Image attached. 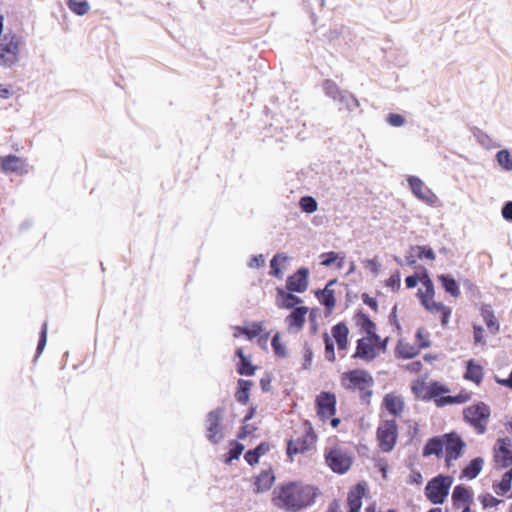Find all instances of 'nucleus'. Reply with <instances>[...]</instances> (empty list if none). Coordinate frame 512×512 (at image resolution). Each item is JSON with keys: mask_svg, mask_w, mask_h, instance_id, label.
<instances>
[{"mask_svg": "<svg viewBox=\"0 0 512 512\" xmlns=\"http://www.w3.org/2000/svg\"><path fill=\"white\" fill-rule=\"evenodd\" d=\"M272 377L270 374H266L264 377L260 379V387L263 392H269L272 388L271 386Z\"/></svg>", "mask_w": 512, "mask_h": 512, "instance_id": "338daca9", "label": "nucleus"}, {"mask_svg": "<svg viewBox=\"0 0 512 512\" xmlns=\"http://www.w3.org/2000/svg\"><path fill=\"white\" fill-rule=\"evenodd\" d=\"M398 437V426L395 420L383 421L377 428L379 447L383 452H390L395 447Z\"/></svg>", "mask_w": 512, "mask_h": 512, "instance_id": "1a4fd4ad", "label": "nucleus"}, {"mask_svg": "<svg viewBox=\"0 0 512 512\" xmlns=\"http://www.w3.org/2000/svg\"><path fill=\"white\" fill-rule=\"evenodd\" d=\"M407 483L408 484H415V485L422 484L423 483L422 474L419 471H417V470H413L412 473L409 476V479L407 480Z\"/></svg>", "mask_w": 512, "mask_h": 512, "instance_id": "774afa93", "label": "nucleus"}, {"mask_svg": "<svg viewBox=\"0 0 512 512\" xmlns=\"http://www.w3.org/2000/svg\"><path fill=\"white\" fill-rule=\"evenodd\" d=\"M275 481V475L273 470L269 468L268 470H263L254 481L255 492L262 493L270 490L273 483Z\"/></svg>", "mask_w": 512, "mask_h": 512, "instance_id": "aec40b11", "label": "nucleus"}, {"mask_svg": "<svg viewBox=\"0 0 512 512\" xmlns=\"http://www.w3.org/2000/svg\"><path fill=\"white\" fill-rule=\"evenodd\" d=\"M323 341L325 345V357L328 361L334 362L335 361V347L334 342L328 335V333L323 334Z\"/></svg>", "mask_w": 512, "mask_h": 512, "instance_id": "49530a36", "label": "nucleus"}, {"mask_svg": "<svg viewBox=\"0 0 512 512\" xmlns=\"http://www.w3.org/2000/svg\"><path fill=\"white\" fill-rule=\"evenodd\" d=\"M407 182L412 194L423 203L435 207L439 203L436 194L418 176H408Z\"/></svg>", "mask_w": 512, "mask_h": 512, "instance_id": "9d476101", "label": "nucleus"}, {"mask_svg": "<svg viewBox=\"0 0 512 512\" xmlns=\"http://www.w3.org/2000/svg\"><path fill=\"white\" fill-rule=\"evenodd\" d=\"M343 380H347L349 384L347 389H357L360 391V399L363 403H369L373 391L370 389L374 385L371 374L363 369H354L343 374Z\"/></svg>", "mask_w": 512, "mask_h": 512, "instance_id": "7ed1b4c3", "label": "nucleus"}, {"mask_svg": "<svg viewBox=\"0 0 512 512\" xmlns=\"http://www.w3.org/2000/svg\"><path fill=\"white\" fill-rule=\"evenodd\" d=\"M422 305L425 307V309L431 312H441L444 308L447 307L441 302L429 301L427 299H423Z\"/></svg>", "mask_w": 512, "mask_h": 512, "instance_id": "13d9d810", "label": "nucleus"}, {"mask_svg": "<svg viewBox=\"0 0 512 512\" xmlns=\"http://www.w3.org/2000/svg\"><path fill=\"white\" fill-rule=\"evenodd\" d=\"M307 312L308 308L305 306L294 308V310L285 319L289 328L301 329L305 323Z\"/></svg>", "mask_w": 512, "mask_h": 512, "instance_id": "412c9836", "label": "nucleus"}, {"mask_svg": "<svg viewBox=\"0 0 512 512\" xmlns=\"http://www.w3.org/2000/svg\"><path fill=\"white\" fill-rule=\"evenodd\" d=\"M241 332L249 339H253L262 332V324L254 322L250 327L241 328Z\"/></svg>", "mask_w": 512, "mask_h": 512, "instance_id": "09e8293b", "label": "nucleus"}, {"mask_svg": "<svg viewBox=\"0 0 512 512\" xmlns=\"http://www.w3.org/2000/svg\"><path fill=\"white\" fill-rule=\"evenodd\" d=\"M244 449L245 446L242 443H240L238 440H232L230 442L229 451L225 455V463L230 464L232 461L239 459Z\"/></svg>", "mask_w": 512, "mask_h": 512, "instance_id": "f704fd0d", "label": "nucleus"}, {"mask_svg": "<svg viewBox=\"0 0 512 512\" xmlns=\"http://www.w3.org/2000/svg\"><path fill=\"white\" fill-rule=\"evenodd\" d=\"M349 329L344 322H339L332 327V336L335 341H341L348 338Z\"/></svg>", "mask_w": 512, "mask_h": 512, "instance_id": "37998d69", "label": "nucleus"}, {"mask_svg": "<svg viewBox=\"0 0 512 512\" xmlns=\"http://www.w3.org/2000/svg\"><path fill=\"white\" fill-rule=\"evenodd\" d=\"M309 271L305 267L299 268L293 275L288 276L286 288L290 292L303 293L308 286Z\"/></svg>", "mask_w": 512, "mask_h": 512, "instance_id": "2eb2a0df", "label": "nucleus"}, {"mask_svg": "<svg viewBox=\"0 0 512 512\" xmlns=\"http://www.w3.org/2000/svg\"><path fill=\"white\" fill-rule=\"evenodd\" d=\"M443 442L446 452L445 461L447 466H450L451 461L457 460L462 455L465 442L456 432L444 434Z\"/></svg>", "mask_w": 512, "mask_h": 512, "instance_id": "9b49d317", "label": "nucleus"}, {"mask_svg": "<svg viewBox=\"0 0 512 512\" xmlns=\"http://www.w3.org/2000/svg\"><path fill=\"white\" fill-rule=\"evenodd\" d=\"M501 214L506 221L512 222V201H507L503 204Z\"/></svg>", "mask_w": 512, "mask_h": 512, "instance_id": "0e129e2a", "label": "nucleus"}, {"mask_svg": "<svg viewBox=\"0 0 512 512\" xmlns=\"http://www.w3.org/2000/svg\"><path fill=\"white\" fill-rule=\"evenodd\" d=\"M419 348L414 347L408 343L399 342L396 347V356L401 359H412L419 354Z\"/></svg>", "mask_w": 512, "mask_h": 512, "instance_id": "72a5a7b5", "label": "nucleus"}, {"mask_svg": "<svg viewBox=\"0 0 512 512\" xmlns=\"http://www.w3.org/2000/svg\"><path fill=\"white\" fill-rule=\"evenodd\" d=\"M278 296L281 298L282 302L279 303V307L285 308V309H292L297 304L301 303L302 300L300 297L293 294V292H286L281 288H277Z\"/></svg>", "mask_w": 512, "mask_h": 512, "instance_id": "2f4dec72", "label": "nucleus"}, {"mask_svg": "<svg viewBox=\"0 0 512 512\" xmlns=\"http://www.w3.org/2000/svg\"><path fill=\"white\" fill-rule=\"evenodd\" d=\"M472 501V493L470 489L462 484L456 485L452 492V502L454 506L459 503L470 505Z\"/></svg>", "mask_w": 512, "mask_h": 512, "instance_id": "bb28decb", "label": "nucleus"}, {"mask_svg": "<svg viewBox=\"0 0 512 512\" xmlns=\"http://www.w3.org/2000/svg\"><path fill=\"white\" fill-rule=\"evenodd\" d=\"M27 167L26 160L14 154L0 156V171L5 174L15 173L17 175H24L28 173Z\"/></svg>", "mask_w": 512, "mask_h": 512, "instance_id": "ddd939ff", "label": "nucleus"}, {"mask_svg": "<svg viewBox=\"0 0 512 512\" xmlns=\"http://www.w3.org/2000/svg\"><path fill=\"white\" fill-rule=\"evenodd\" d=\"M67 6L78 16L87 14L90 9V5L86 0H67Z\"/></svg>", "mask_w": 512, "mask_h": 512, "instance_id": "c9c22d12", "label": "nucleus"}, {"mask_svg": "<svg viewBox=\"0 0 512 512\" xmlns=\"http://www.w3.org/2000/svg\"><path fill=\"white\" fill-rule=\"evenodd\" d=\"M479 500H480L483 508H485V509L490 508V507H495V506L499 505L501 502V500L495 498L491 494L481 495V496H479Z\"/></svg>", "mask_w": 512, "mask_h": 512, "instance_id": "5fc2aeb1", "label": "nucleus"}, {"mask_svg": "<svg viewBox=\"0 0 512 512\" xmlns=\"http://www.w3.org/2000/svg\"><path fill=\"white\" fill-rule=\"evenodd\" d=\"M512 467L506 471L499 482L493 484V490L497 495L503 496L511 489Z\"/></svg>", "mask_w": 512, "mask_h": 512, "instance_id": "473e14b6", "label": "nucleus"}, {"mask_svg": "<svg viewBox=\"0 0 512 512\" xmlns=\"http://www.w3.org/2000/svg\"><path fill=\"white\" fill-rule=\"evenodd\" d=\"M336 395L329 391L320 392L315 399L317 415L322 418H329L336 414Z\"/></svg>", "mask_w": 512, "mask_h": 512, "instance_id": "f8f14e48", "label": "nucleus"}, {"mask_svg": "<svg viewBox=\"0 0 512 512\" xmlns=\"http://www.w3.org/2000/svg\"><path fill=\"white\" fill-rule=\"evenodd\" d=\"M244 459L250 466H253L259 462L260 456L254 451V449H249L244 454Z\"/></svg>", "mask_w": 512, "mask_h": 512, "instance_id": "e2e57ef3", "label": "nucleus"}, {"mask_svg": "<svg viewBox=\"0 0 512 512\" xmlns=\"http://www.w3.org/2000/svg\"><path fill=\"white\" fill-rule=\"evenodd\" d=\"M471 133L473 134L476 141L484 148L489 149L493 147V141L491 137L480 128L472 127Z\"/></svg>", "mask_w": 512, "mask_h": 512, "instance_id": "58836bf2", "label": "nucleus"}, {"mask_svg": "<svg viewBox=\"0 0 512 512\" xmlns=\"http://www.w3.org/2000/svg\"><path fill=\"white\" fill-rule=\"evenodd\" d=\"M365 491V483L362 482L357 483L355 488L349 491L347 497L348 512H360Z\"/></svg>", "mask_w": 512, "mask_h": 512, "instance_id": "6ab92c4d", "label": "nucleus"}, {"mask_svg": "<svg viewBox=\"0 0 512 512\" xmlns=\"http://www.w3.org/2000/svg\"><path fill=\"white\" fill-rule=\"evenodd\" d=\"M360 317L362 320L361 326L367 333L368 337H371L375 341H380V336L375 332V330H376L375 323L365 313H360Z\"/></svg>", "mask_w": 512, "mask_h": 512, "instance_id": "e433bc0d", "label": "nucleus"}, {"mask_svg": "<svg viewBox=\"0 0 512 512\" xmlns=\"http://www.w3.org/2000/svg\"><path fill=\"white\" fill-rule=\"evenodd\" d=\"M483 375V367L481 365L476 364L472 359L467 361L466 371L464 374V378L466 380H470L479 385L483 380Z\"/></svg>", "mask_w": 512, "mask_h": 512, "instance_id": "a878e982", "label": "nucleus"}, {"mask_svg": "<svg viewBox=\"0 0 512 512\" xmlns=\"http://www.w3.org/2000/svg\"><path fill=\"white\" fill-rule=\"evenodd\" d=\"M314 439L315 435L313 433L307 434L304 437L298 438L297 440L290 439L287 442L286 452L288 456H293L298 453H303L308 450L309 445L307 443V439Z\"/></svg>", "mask_w": 512, "mask_h": 512, "instance_id": "393cba45", "label": "nucleus"}, {"mask_svg": "<svg viewBox=\"0 0 512 512\" xmlns=\"http://www.w3.org/2000/svg\"><path fill=\"white\" fill-rule=\"evenodd\" d=\"M273 494L272 501L275 506L296 512L314 504L317 491L316 488L310 485L289 482L276 488Z\"/></svg>", "mask_w": 512, "mask_h": 512, "instance_id": "f257e3e1", "label": "nucleus"}, {"mask_svg": "<svg viewBox=\"0 0 512 512\" xmlns=\"http://www.w3.org/2000/svg\"><path fill=\"white\" fill-rule=\"evenodd\" d=\"M324 457L327 466L334 473L340 475L345 474L352 465L351 456L345 450L338 447L326 449Z\"/></svg>", "mask_w": 512, "mask_h": 512, "instance_id": "6e6552de", "label": "nucleus"}, {"mask_svg": "<svg viewBox=\"0 0 512 512\" xmlns=\"http://www.w3.org/2000/svg\"><path fill=\"white\" fill-rule=\"evenodd\" d=\"M247 265L249 268L258 269L265 265V258L262 254L253 255Z\"/></svg>", "mask_w": 512, "mask_h": 512, "instance_id": "680f3d73", "label": "nucleus"}, {"mask_svg": "<svg viewBox=\"0 0 512 512\" xmlns=\"http://www.w3.org/2000/svg\"><path fill=\"white\" fill-rule=\"evenodd\" d=\"M271 346L274 354L279 358H286L288 356L285 345L280 341L279 333L273 335L271 340Z\"/></svg>", "mask_w": 512, "mask_h": 512, "instance_id": "79ce46f5", "label": "nucleus"}, {"mask_svg": "<svg viewBox=\"0 0 512 512\" xmlns=\"http://www.w3.org/2000/svg\"><path fill=\"white\" fill-rule=\"evenodd\" d=\"M453 477L439 474L429 480L425 487L426 498L434 505L443 504L449 494Z\"/></svg>", "mask_w": 512, "mask_h": 512, "instance_id": "39448f33", "label": "nucleus"}, {"mask_svg": "<svg viewBox=\"0 0 512 512\" xmlns=\"http://www.w3.org/2000/svg\"><path fill=\"white\" fill-rule=\"evenodd\" d=\"M427 387L426 383L421 380H417L413 385L411 386V390L413 394L416 396V398L421 399L422 401H426V395H427Z\"/></svg>", "mask_w": 512, "mask_h": 512, "instance_id": "de8ad7c7", "label": "nucleus"}, {"mask_svg": "<svg viewBox=\"0 0 512 512\" xmlns=\"http://www.w3.org/2000/svg\"><path fill=\"white\" fill-rule=\"evenodd\" d=\"M20 38L13 33H6L0 38V66L11 68L19 61Z\"/></svg>", "mask_w": 512, "mask_h": 512, "instance_id": "423d86ee", "label": "nucleus"}, {"mask_svg": "<svg viewBox=\"0 0 512 512\" xmlns=\"http://www.w3.org/2000/svg\"><path fill=\"white\" fill-rule=\"evenodd\" d=\"M444 442L442 436H434L427 440L423 447L422 455L428 457L430 455L440 456L443 453Z\"/></svg>", "mask_w": 512, "mask_h": 512, "instance_id": "b1692460", "label": "nucleus"}, {"mask_svg": "<svg viewBox=\"0 0 512 512\" xmlns=\"http://www.w3.org/2000/svg\"><path fill=\"white\" fill-rule=\"evenodd\" d=\"M484 460L482 457L473 458L462 470L461 477L470 480L475 479L483 468Z\"/></svg>", "mask_w": 512, "mask_h": 512, "instance_id": "cd10ccee", "label": "nucleus"}, {"mask_svg": "<svg viewBox=\"0 0 512 512\" xmlns=\"http://www.w3.org/2000/svg\"><path fill=\"white\" fill-rule=\"evenodd\" d=\"M225 415V407L218 406L209 411L205 417V436L207 440L217 445L225 438L224 425L222 420Z\"/></svg>", "mask_w": 512, "mask_h": 512, "instance_id": "20e7f679", "label": "nucleus"}, {"mask_svg": "<svg viewBox=\"0 0 512 512\" xmlns=\"http://www.w3.org/2000/svg\"><path fill=\"white\" fill-rule=\"evenodd\" d=\"M303 360L304 361H303V364H302V368L304 370L310 369L311 364H312V360H313V351H312V348L310 347V345L308 343L304 344Z\"/></svg>", "mask_w": 512, "mask_h": 512, "instance_id": "3c124183", "label": "nucleus"}, {"mask_svg": "<svg viewBox=\"0 0 512 512\" xmlns=\"http://www.w3.org/2000/svg\"><path fill=\"white\" fill-rule=\"evenodd\" d=\"M495 461L502 468L512 466V441L508 437L499 438L497 440V449L495 451Z\"/></svg>", "mask_w": 512, "mask_h": 512, "instance_id": "4468645a", "label": "nucleus"}, {"mask_svg": "<svg viewBox=\"0 0 512 512\" xmlns=\"http://www.w3.org/2000/svg\"><path fill=\"white\" fill-rule=\"evenodd\" d=\"M490 407L484 402H477L463 411L464 420L469 423L478 434L486 432V423L490 417Z\"/></svg>", "mask_w": 512, "mask_h": 512, "instance_id": "0eeeda50", "label": "nucleus"}, {"mask_svg": "<svg viewBox=\"0 0 512 512\" xmlns=\"http://www.w3.org/2000/svg\"><path fill=\"white\" fill-rule=\"evenodd\" d=\"M471 394L467 391H461L457 395H447L436 400L437 407H444L452 404H463L470 400Z\"/></svg>", "mask_w": 512, "mask_h": 512, "instance_id": "c756f323", "label": "nucleus"}, {"mask_svg": "<svg viewBox=\"0 0 512 512\" xmlns=\"http://www.w3.org/2000/svg\"><path fill=\"white\" fill-rule=\"evenodd\" d=\"M299 208L302 212L311 214L318 208V203L312 196H303L299 200Z\"/></svg>", "mask_w": 512, "mask_h": 512, "instance_id": "ea45409f", "label": "nucleus"}, {"mask_svg": "<svg viewBox=\"0 0 512 512\" xmlns=\"http://www.w3.org/2000/svg\"><path fill=\"white\" fill-rule=\"evenodd\" d=\"M415 337H416V341H417L419 350L425 349V348H428L431 346V342L428 339V334L425 336L424 330L422 328L417 329Z\"/></svg>", "mask_w": 512, "mask_h": 512, "instance_id": "603ef678", "label": "nucleus"}, {"mask_svg": "<svg viewBox=\"0 0 512 512\" xmlns=\"http://www.w3.org/2000/svg\"><path fill=\"white\" fill-rule=\"evenodd\" d=\"M337 282L336 279L330 280L324 289L315 292V296L319 302L325 307L326 314L329 315L336 304L335 292L330 287Z\"/></svg>", "mask_w": 512, "mask_h": 512, "instance_id": "f3484780", "label": "nucleus"}, {"mask_svg": "<svg viewBox=\"0 0 512 512\" xmlns=\"http://www.w3.org/2000/svg\"><path fill=\"white\" fill-rule=\"evenodd\" d=\"M449 391V388L445 384H442L439 381H431L427 387V395L425 397L426 401L433 399L436 403L437 399L444 397V394L448 393Z\"/></svg>", "mask_w": 512, "mask_h": 512, "instance_id": "7c9ffc66", "label": "nucleus"}, {"mask_svg": "<svg viewBox=\"0 0 512 512\" xmlns=\"http://www.w3.org/2000/svg\"><path fill=\"white\" fill-rule=\"evenodd\" d=\"M253 383L250 380L238 379L235 399L241 405H246L249 401L250 389Z\"/></svg>", "mask_w": 512, "mask_h": 512, "instance_id": "c85d7f7f", "label": "nucleus"}, {"mask_svg": "<svg viewBox=\"0 0 512 512\" xmlns=\"http://www.w3.org/2000/svg\"><path fill=\"white\" fill-rule=\"evenodd\" d=\"M386 120L388 124L393 127H401L405 123V118L402 115L396 113L388 114Z\"/></svg>", "mask_w": 512, "mask_h": 512, "instance_id": "bf43d9fd", "label": "nucleus"}, {"mask_svg": "<svg viewBox=\"0 0 512 512\" xmlns=\"http://www.w3.org/2000/svg\"><path fill=\"white\" fill-rule=\"evenodd\" d=\"M288 260V256L284 253H276L273 258L270 260V275L281 278L282 271L279 266V262H286Z\"/></svg>", "mask_w": 512, "mask_h": 512, "instance_id": "4c0bfd02", "label": "nucleus"}, {"mask_svg": "<svg viewBox=\"0 0 512 512\" xmlns=\"http://www.w3.org/2000/svg\"><path fill=\"white\" fill-rule=\"evenodd\" d=\"M256 367L251 363L248 358L241 359L237 364V372L243 376H252L254 375Z\"/></svg>", "mask_w": 512, "mask_h": 512, "instance_id": "c03bdc74", "label": "nucleus"}, {"mask_svg": "<svg viewBox=\"0 0 512 512\" xmlns=\"http://www.w3.org/2000/svg\"><path fill=\"white\" fill-rule=\"evenodd\" d=\"M322 86L325 95L336 103L339 111L352 113L360 106L358 99L353 93L341 89L333 80H324Z\"/></svg>", "mask_w": 512, "mask_h": 512, "instance_id": "f03ea898", "label": "nucleus"}, {"mask_svg": "<svg viewBox=\"0 0 512 512\" xmlns=\"http://www.w3.org/2000/svg\"><path fill=\"white\" fill-rule=\"evenodd\" d=\"M47 343V323H43L40 334H39V340L36 348V357H38L44 350Z\"/></svg>", "mask_w": 512, "mask_h": 512, "instance_id": "8fccbe9b", "label": "nucleus"}, {"mask_svg": "<svg viewBox=\"0 0 512 512\" xmlns=\"http://www.w3.org/2000/svg\"><path fill=\"white\" fill-rule=\"evenodd\" d=\"M386 411L394 417L400 416L404 410V399L400 395L394 393H387L382 402Z\"/></svg>", "mask_w": 512, "mask_h": 512, "instance_id": "a211bd4d", "label": "nucleus"}, {"mask_svg": "<svg viewBox=\"0 0 512 512\" xmlns=\"http://www.w3.org/2000/svg\"><path fill=\"white\" fill-rule=\"evenodd\" d=\"M256 430V427L253 425H250L247 423H243V425L239 428V431L237 432V439L238 440H244L247 438L250 434H252Z\"/></svg>", "mask_w": 512, "mask_h": 512, "instance_id": "4d7b16f0", "label": "nucleus"}, {"mask_svg": "<svg viewBox=\"0 0 512 512\" xmlns=\"http://www.w3.org/2000/svg\"><path fill=\"white\" fill-rule=\"evenodd\" d=\"M374 339L371 337H362L357 340L356 351L352 355L354 359H362L365 361H372L376 358L377 353L375 351V345L373 344Z\"/></svg>", "mask_w": 512, "mask_h": 512, "instance_id": "dca6fc26", "label": "nucleus"}, {"mask_svg": "<svg viewBox=\"0 0 512 512\" xmlns=\"http://www.w3.org/2000/svg\"><path fill=\"white\" fill-rule=\"evenodd\" d=\"M498 164L507 171H512V155L507 149L499 150L496 154Z\"/></svg>", "mask_w": 512, "mask_h": 512, "instance_id": "a19ab883", "label": "nucleus"}, {"mask_svg": "<svg viewBox=\"0 0 512 512\" xmlns=\"http://www.w3.org/2000/svg\"><path fill=\"white\" fill-rule=\"evenodd\" d=\"M437 280L441 284L444 291L451 297H458L460 295V287L455 278L450 274H440L437 276Z\"/></svg>", "mask_w": 512, "mask_h": 512, "instance_id": "4be33fe9", "label": "nucleus"}, {"mask_svg": "<svg viewBox=\"0 0 512 512\" xmlns=\"http://www.w3.org/2000/svg\"><path fill=\"white\" fill-rule=\"evenodd\" d=\"M364 265L367 269H369L374 275H377L380 269V264L377 258L367 259L364 261Z\"/></svg>", "mask_w": 512, "mask_h": 512, "instance_id": "69168bd1", "label": "nucleus"}, {"mask_svg": "<svg viewBox=\"0 0 512 512\" xmlns=\"http://www.w3.org/2000/svg\"><path fill=\"white\" fill-rule=\"evenodd\" d=\"M473 338L476 345H485L484 329L480 325H473Z\"/></svg>", "mask_w": 512, "mask_h": 512, "instance_id": "6e6d98bb", "label": "nucleus"}, {"mask_svg": "<svg viewBox=\"0 0 512 512\" xmlns=\"http://www.w3.org/2000/svg\"><path fill=\"white\" fill-rule=\"evenodd\" d=\"M321 265L329 267L334 264L339 258V253L334 251H329L321 254Z\"/></svg>", "mask_w": 512, "mask_h": 512, "instance_id": "864d4df0", "label": "nucleus"}, {"mask_svg": "<svg viewBox=\"0 0 512 512\" xmlns=\"http://www.w3.org/2000/svg\"><path fill=\"white\" fill-rule=\"evenodd\" d=\"M401 278L399 271L393 273L387 280L386 286L392 288V290H398L400 288Z\"/></svg>", "mask_w": 512, "mask_h": 512, "instance_id": "052dcab7", "label": "nucleus"}, {"mask_svg": "<svg viewBox=\"0 0 512 512\" xmlns=\"http://www.w3.org/2000/svg\"><path fill=\"white\" fill-rule=\"evenodd\" d=\"M412 251H416V256L419 259H428V260H434L435 259V253L433 249L430 246H412Z\"/></svg>", "mask_w": 512, "mask_h": 512, "instance_id": "a18cd8bd", "label": "nucleus"}, {"mask_svg": "<svg viewBox=\"0 0 512 512\" xmlns=\"http://www.w3.org/2000/svg\"><path fill=\"white\" fill-rule=\"evenodd\" d=\"M480 314H481L487 328L489 329V331L493 335L497 334L500 330V324L497 321V319L494 315V311L492 310L491 306L487 305V304H483L480 308Z\"/></svg>", "mask_w": 512, "mask_h": 512, "instance_id": "5701e85b", "label": "nucleus"}]
</instances>
